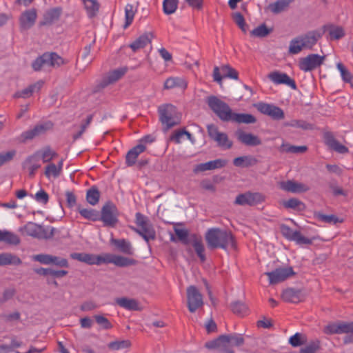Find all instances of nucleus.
Returning a JSON list of instances; mask_svg holds the SVG:
<instances>
[{"label":"nucleus","mask_w":353,"mask_h":353,"mask_svg":"<svg viewBox=\"0 0 353 353\" xmlns=\"http://www.w3.org/2000/svg\"><path fill=\"white\" fill-rule=\"evenodd\" d=\"M35 153L39 154L40 159H41L43 163H48L57 156V153L52 150L49 146L37 151Z\"/></svg>","instance_id":"obj_44"},{"label":"nucleus","mask_w":353,"mask_h":353,"mask_svg":"<svg viewBox=\"0 0 353 353\" xmlns=\"http://www.w3.org/2000/svg\"><path fill=\"white\" fill-rule=\"evenodd\" d=\"M268 276L270 284L274 285L284 281L294 274L292 268H276L275 270L265 273Z\"/></svg>","instance_id":"obj_14"},{"label":"nucleus","mask_w":353,"mask_h":353,"mask_svg":"<svg viewBox=\"0 0 353 353\" xmlns=\"http://www.w3.org/2000/svg\"><path fill=\"white\" fill-rule=\"evenodd\" d=\"M227 160L223 159H217L213 161H210L206 163L196 165L193 169V172L194 173L197 174L207 170L220 169L225 167L227 165Z\"/></svg>","instance_id":"obj_21"},{"label":"nucleus","mask_w":353,"mask_h":353,"mask_svg":"<svg viewBox=\"0 0 353 353\" xmlns=\"http://www.w3.org/2000/svg\"><path fill=\"white\" fill-rule=\"evenodd\" d=\"M99 197L100 192L97 188L92 187L87 191L86 200L90 205H96L99 201Z\"/></svg>","instance_id":"obj_48"},{"label":"nucleus","mask_w":353,"mask_h":353,"mask_svg":"<svg viewBox=\"0 0 353 353\" xmlns=\"http://www.w3.org/2000/svg\"><path fill=\"white\" fill-rule=\"evenodd\" d=\"M127 72L126 68H121L110 72L95 87L94 91L98 92L120 79Z\"/></svg>","instance_id":"obj_17"},{"label":"nucleus","mask_w":353,"mask_h":353,"mask_svg":"<svg viewBox=\"0 0 353 353\" xmlns=\"http://www.w3.org/2000/svg\"><path fill=\"white\" fill-rule=\"evenodd\" d=\"M268 78L275 84H285L292 88L296 89V85L294 79H291L287 74L279 71H274L268 74Z\"/></svg>","instance_id":"obj_22"},{"label":"nucleus","mask_w":353,"mask_h":353,"mask_svg":"<svg viewBox=\"0 0 353 353\" xmlns=\"http://www.w3.org/2000/svg\"><path fill=\"white\" fill-rule=\"evenodd\" d=\"M190 242L192 243L198 257L202 262H204L206 260V257L204 254L205 247L201 237L196 234H193L190 237Z\"/></svg>","instance_id":"obj_33"},{"label":"nucleus","mask_w":353,"mask_h":353,"mask_svg":"<svg viewBox=\"0 0 353 353\" xmlns=\"http://www.w3.org/2000/svg\"><path fill=\"white\" fill-rule=\"evenodd\" d=\"M294 0H277L269 5V8L274 14H279L285 11Z\"/></svg>","instance_id":"obj_40"},{"label":"nucleus","mask_w":353,"mask_h":353,"mask_svg":"<svg viewBox=\"0 0 353 353\" xmlns=\"http://www.w3.org/2000/svg\"><path fill=\"white\" fill-rule=\"evenodd\" d=\"M88 17L97 16L99 10V3L97 0H82Z\"/></svg>","instance_id":"obj_39"},{"label":"nucleus","mask_w":353,"mask_h":353,"mask_svg":"<svg viewBox=\"0 0 353 353\" xmlns=\"http://www.w3.org/2000/svg\"><path fill=\"white\" fill-rule=\"evenodd\" d=\"M131 345V343L128 340L115 341L108 343V347L112 350H118L121 349L128 348Z\"/></svg>","instance_id":"obj_57"},{"label":"nucleus","mask_w":353,"mask_h":353,"mask_svg":"<svg viewBox=\"0 0 353 353\" xmlns=\"http://www.w3.org/2000/svg\"><path fill=\"white\" fill-rule=\"evenodd\" d=\"M111 243L114 245L121 252L126 254H132L133 251L130 242L125 239H112Z\"/></svg>","instance_id":"obj_41"},{"label":"nucleus","mask_w":353,"mask_h":353,"mask_svg":"<svg viewBox=\"0 0 353 353\" xmlns=\"http://www.w3.org/2000/svg\"><path fill=\"white\" fill-rule=\"evenodd\" d=\"M53 123L51 121H46L36 125L32 129L27 130L22 134L24 139H32L36 137L45 134L47 131L52 129Z\"/></svg>","instance_id":"obj_19"},{"label":"nucleus","mask_w":353,"mask_h":353,"mask_svg":"<svg viewBox=\"0 0 353 353\" xmlns=\"http://www.w3.org/2000/svg\"><path fill=\"white\" fill-rule=\"evenodd\" d=\"M336 68L341 72L342 79L345 82L350 83L353 78V76L352 75L350 72L345 68L344 65L341 63H338L336 64Z\"/></svg>","instance_id":"obj_64"},{"label":"nucleus","mask_w":353,"mask_h":353,"mask_svg":"<svg viewBox=\"0 0 353 353\" xmlns=\"http://www.w3.org/2000/svg\"><path fill=\"white\" fill-rule=\"evenodd\" d=\"M115 302L120 307L128 310L141 311L142 310L139 302L134 299H129L127 297L117 298Z\"/></svg>","instance_id":"obj_31"},{"label":"nucleus","mask_w":353,"mask_h":353,"mask_svg":"<svg viewBox=\"0 0 353 353\" xmlns=\"http://www.w3.org/2000/svg\"><path fill=\"white\" fill-rule=\"evenodd\" d=\"M159 119L163 125V128L168 130L179 123L177 112L175 106L167 104L159 108Z\"/></svg>","instance_id":"obj_4"},{"label":"nucleus","mask_w":353,"mask_h":353,"mask_svg":"<svg viewBox=\"0 0 353 353\" xmlns=\"http://www.w3.org/2000/svg\"><path fill=\"white\" fill-rule=\"evenodd\" d=\"M273 32L272 28H268L265 23H262L250 32L253 37L263 38Z\"/></svg>","instance_id":"obj_43"},{"label":"nucleus","mask_w":353,"mask_h":353,"mask_svg":"<svg viewBox=\"0 0 353 353\" xmlns=\"http://www.w3.org/2000/svg\"><path fill=\"white\" fill-rule=\"evenodd\" d=\"M136 224L138 228H134V230L141 236L145 241L148 242L150 240L155 239V230L148 219L140 212L136 214Z\"/></svg>","instance_id":"obj_5"},{"label":"nucleus","mask_w":353,"mask_h":353,"mask_svg":"<svg viewBox=\"0 0 353 353\" xmlns=\"http://www.w3.org/2000/svg\"><path fill=\"white\" fill-rule=\"evenodd\" d=\"M153 37L152 33L145 32L131 43L129 47L135 52L145 47L148 43H150Z\"/></svg>","instance_id":"obj_27"},{"label":"nucleus","mask_w":353,"mask_h":353,"mask_svg":"<svg viewBox=\"0 0 353 353\" xmlns=\"http://www.w3.org/2000/svg\"><path fill=\"white\" fill-rule=\"evenodd\" d=\"M325 59V56L317 54H310L305 57L301 58L299 67L303 72H310L319 68Z\"/></svg>","instance_id":"obj_10"},{"label":"nucleus","mask_w":353,"mask_h":353,"mask_svg":"<svg viewBox=\"0 0 353 353\" xmlns=\"http://www.w3.org/2000/svg\"><path fill=\"white\" fill-rule=\"evenodd\" d=\"M61 8H54L48 10L43 15V21L40 22L41 26H49L58 21L61 14Z\"/></svg>","instance_id":"obj_30"},{"label":"nucleus","mask_w":353,"mask_h":353,"mask_svg":"<svg viewBox=\"0 0 353 353\" xmlns=\"http://www.w3.org/2000/svg\"><path fill=\"white\" fill-rule=\"evenodd\" d=\"M1 241L6 242L12 245H17L20 243V239L17 235L8 231H3V239Z\"/></svg>","instance_id":"obj_63"},{"label":"nucleus","mask_w":353,"mask_h":353,"mask_svg":"<svg viewBox=\"0 0 353 353\" xmlns=\"http://www.w3.org/2000/svg\"><path fill=\"white\" fill-rule=\"evenodd\" d=\"M207 103L222 121L228 122L231 120L233 112L225 102L215 96H210L207 99Z\"/></svg>","instance_id":"obj_2"},{"label":"nucleus","mask_w":353,"mask_h":353,"mask_svg":"<svg viewBox=\"0 0 353 353\" xmlns=\"http://www.w3.org/2000/svg\"><path fill=\"white\" fill-rule=\"evenodd\" d=\"M230 121L237 123L251 124L256 123V119L250 114L233 112Z\"/></svg>","instance_id":"obj_36"},{"label":"nucleus","mask_w":353,"mask_h":353,"mask_svg":"<svg viewBox=\"0 0 353 353\" xmlns=\"http://www.w3.org/2000/svg\"><path fill=\"white\" fill-rule=\"evenodd\" d=\"M221 71L224 73L223 77L237 80L239 78L238 72L230 65H224L221 67Z\"/></svg>","instance_id":"obj_61"},{"label":"nucleus","mask_w":353,"mask_h":353,"mask_svg":"<svg viewBox=\"0 0 353 353\" xmlns=\"http://www.w3.org/2000/svg\"><path fill=\"white\" fill-rule=\"evenodd\" d=\"M257 163V159L250 155L239 157L233 160V164L236 167L248 168L253 166Z\"/></svg>","instance_id":"obj_38"},{"label":"nucleus","mask_w":353,"mask_h":353,"mask_svg":"<svg viewBox=\"0 0 353 353\" xmlns=\"http://www.w3.org/2000/svg\"><path fill=\"white\" fill-rule=\"evenodd\" d=\"M316 216L318 218L319 221L327 223L336 224L337 223L343 222V219H339L334 214L326 215L319 212L316 214Z\"/></svg>","instance_id":"obj_51"},{"label":"nucleus","mask_w":353,"mask_h":353,"mask_svg":"<svg viewBox=\"0 0 353 353\" xmlns=\"http://www.w3.org/2000/svg\"><path fill=\"white\" fill-rule=\"evenodd\" d=\"M22 261L17 255L9 252H3L0 254V266L14 265H18L21 264Z\"/></svg>","instance_id":"obj_37"},{"label":"nucleus","mask_w":353,"mask_h":353,"mask_svg":"<svg viewBox=\"0 0 353 353\" xmlns=\"http://www.w3.org/2000/svg\"><path fill=\"white\" fill-rule=\"evenodd\" d=\"M136 261L134 259H131L122 256H114V260L113 264L118 267H127L135 264Z\"/></svg>","instance_id":"obj_54"},{"label":"nucleus","mask_w":353,"mask_h":353,"mask_svg":"<svg viewBox=\"0 0 353 353\" xmlns=\"http://www.w3.org/2000/svg\"><path fill=\"white\" fill-rule=\"evenodd\" d=\"M92 118H93V115L92 114H89L86 119L85 120V121H83L81 124V126H80V130L77 132V133H74L73 134V139L74 140H77L78 139H79L82 134L84 133V132L85 131L86 128L89 126V125L90 124V123L92 122Z\"/></svg>","instance_id":"obj_59"},{"label":"nucleus","mask_w":353,"mask_h":353,"mask_svg":"<svg viewBox=\"0 0 353 353\" xmlns=\"http://www.w3.org/2000/svg\"><path fill=\"white\" fill-rule=\"evenodd\" d=\"M323 33L318 30L310 31L305 34L300 35L299 39L301 40L302 46L304 48L312 49V47L321 38Z\"/></svg>","instance_id":"obj_23"},{"label":"nucleus","mask_w":353,"mask_h":353,"mask_svg":"<svg viewBox=\"0 0 353 353\" xmlns=\"http://www.w3.org/2000/svg\"><path fill=\"white\" fill-rule=\"evenodd\" d=\"M321 342L316 339L310 341L305 347L300 350L299 353H316L320 349Z\"/></svg>","instance_id":"obj_53"},{"label":"nucleus","mask_w":353,"mask_h":353,"mask_svg":"<svg viewBox=\"0 0 353 353\" xmlns=\"http://www.w3.org/2000/svg\"><path fill=\"white\" fill-rule=\"evenodd\" d=\"M145 150L146 146L143 143H139L130 149L125 156V163L127 165H134L139 155L143 152Z\"/></svg>","instance_id":"obj_28"},{"label":"nucleus","mask_w":353,"mask_h":353,"mask_svg":"<svg viewBox=\"0 0 353 353\" xmlns=\"http://www.w3.org/2000/svg\"><path fill=\"white\" fill-rule=\"evenodd\" d=\"M67 63V61L56 52H46L34 60L32 66L35 71H39L45 65L58 68Z\"/></svg>","instance_id":"obj_3"},{"label":"nucleus","mask_w":353,"mask_h":353,"mask_svg":"<svg viewBox=\"0 0 353 353\" xmlns=\"http://www.w3.org/2000/svg\"><path fill=\"white\" fill-rule=\"evenodd\" d=\"M349 332H353V322L330 323L323 328V332L326 334H348Z\"/></svg>","instance_id":"obj_16"},{"label":"nucleus","mask_w":353,"mask_h":353,"mask_svg":"<svg viewBox=\"0 0 353 353\" xmlns=\"http://www.w3.org/2000/svg\"><path fill=\"white\" fill-rule=\"evenodd\" d=\"M205 240L210 250L221 248L226 251L229 248H236L235 239L232 232L219 228L208 229L205 234Z\"/></svg>","instance_id":"obj_1"},{"label":"nucleus","mask_w":353,"mask_h":353,"mask_svg":"<svg viewBox=\"0 0 353 353\" xmlns=\"http://www.w3.org/2000/svg\"><path fill=\"white\" fill-rule=\"evenodd\" d=\"M237 139L244 145L249 146H256L262 143L261 140L256 135L251 133H246L242 130L236 132Z\"/></svg>","instance_id":"obj_24"},{"label":"nucleus","mask_w":353,"mask_h":353,"mask_svg":"<svg viewBox=\"0 0 353 353\" xmlns=\"http://www.w3.org/2000/svg\"><path fill=\"white\" fill-rule=\"evenodd\" d=\"M303 48L301 40H300L299 37H296L290 41L288 52L291 54H296L301 52Z\"/></svg>","instance_id":"obj_49"},{"label":"nucleus","mask_w":353,"mask_h":353,"mask_svg":"<svg viewBox=\"0 0 353 353\" xmlns=\"http://www.w3.org/2000/svg\"><path fill=\"white\" fill-rule=\"evenodd\" d=\"M43 81H37L33 84L30 85L28 88L18 91L13 95L14 98H29L34 92H39L43 86Z\"/></svg>","instance_id":"obj_32"},{"label":"nucleus","mask_w":353,"mask_h":353,"mask_svg":"<svg viewBox=\"0 0 353 353\" xmlns=\"http://www.w3.org/2000/svg\"><path fill=\"white\" fill-rule=\"evenodd\" d=\"M281 188L285 191L292 193L305 192L310 190L307 185L292 180L281 182Z\"/></svg>","instance_id":"obj_25"},{"label":"nucleus","mask_w":353,"mask_h":353,"mask_svg":"<svg viewBox=\"0 0 353 353\" xmlns=\"http://www.w3.org/2000/svg\"><path fill=\"white\" fill-rule=\"evenodd\" d=\"M37 14L35 8L24 11L19 17L20 29L21 31L27 30L34 26Z\"/></svg>","instance_id":"obj_20"},{"label":"nucleus","mask_w":353,"mask_h":353,"mask_svg":"<svg viewBox=\"0 0 353 353\" xmlns=\"http://www.w3.org/2000/svg\"><path fill=\"white\" fill-rule=\"evenodd\" d=\"M281 232L283 236L289 241H295L298 245H310L312 241L301 235L300 232L292 230L289 226L281 225Z\"/></svg>","instance_id":"obj_13"},{"label":"nucleus","mask_w":353,"mask_h":353,"mask_svg":"<svg viewBox=\"0 0 353 353\" xmlns=\"http://www.w3.org/2000/svg\"><path fill=\"white\" fill-rule=\"evenodd\" d=\"M216 343H218V345L223 346L224 353H234L231 347L241 346L245 343V339L241 334L232 333L219 336Z\"/></svg>","instance_id":"obj_6"},{"label":"nucleus","mask_w":353,"mask_h":353,"mask_svg":"<svg viewBox=\"0 0 353 353\" xmlns=\"http://www.w3.org/2000/svg\"><path fill=\"white\" fill-rule=\"evenodd\" d=\"M60 168H57V165L54 163H50L46 167L44 174L48 179L51 176L57 178L60 175Z\"/></svg>","instance_id":"obj_60"},{"label":"nucleus","mask_w":353,"mask_h":353,"mask_svg":"<svg viewBox=\"0 0 353 353\" xmlns=\"http://www.w3.org/2000/svg\"><path fill=\"white\" fill-rule=\"evenodd\" d=\"M325 144L332 150L340 153L345 154L348 152V149L345 145L341 144L333 136L332 132H327L324 134Z\"/></svg>","instance_id":"obj_26"},{"label":"nucleus","mask_w":353,"mask_h":353,"mask_svg":"<svg viewBox=\"0 0 353 353\" xmlns=\"http://www.w3.org/2000/svg\"><path fill=\"white\" fill-rule=\"evenodd\" d=\"M174 230L175 234L176 235L178 239L181 241L183 243L187 245L190 242V240L188 239V231L183 228H179L177 227L174 228Z\"/></svg>","instance_id":"obj_62"},{"label":"nucleus","mask_w":353,"mask_h":353,"mask_svg":"<svg viewBox=\"0 0 353 353\" xmlns=\"http://www.w3.org/2000/svg\"><path fill=\"white\" fill-rule=\"evenodd\" d=\"M264 201V196L259 192H246L239 194L234 203L239 205H255Z\"/></svg>","instance_id":"obj_15"},{"label":"nucleus","mask_w":353,"mask_h":353,"mask_svg":"<svg viewBox=\"0 0 353 353\" xmlns=\"http://www.w3.org/2000/svg\"><path fill=\"white\" fill-rule=\"evenodd\" d=\"M135 12L133 10V6L132 4H127L125 8V22L123 26L124 28H128L132 22Z\"/></svg>","instance_id":"obj_56"},{"label":"nucleus","mask_w":353,"mask_h":353,"mask_svg":"<svg viewBox=\"0 0 353 353\" xmlns=\"http://www.w3.org/2000/svg\"><path fill=\"white\" fill-rule=\"evenodd\" d=\"M323 32H328L329 36L331 39L338 40L341 39L345 35L344 30L341 26H337L333 24L325 25L323 27Z\"/></svg>","instance_id":"obj_34"},{"label":"nucleus","mask_w":353,"mask_h":353,"mask_svg":"<svg viewBox=\"0 0 353 353\" xmlns=\"http://www.w3.org/2000/svg\"><path fill=\"white\" fill-rule=\"evenodd\" d=\"M72 259L77 260L81 262L85 263L88 265H97V255L88 253H78L74 252L70 254Z\"/></svg>","instance_id":"obj_35"},{"label":"nucleus","mask_w":353,"mask_h":353,"mask_svg":"<svg viewBox=\"0 0 353 353\" xmlns=\"http://www.w3.org/2000/svg\"><path fill=\"white\" fill-rule=\"evenodd\" d=\"M255 107L261 114L268 115L274 120L279 121L285 118L283 110L274 104L260 102L256 104Z\"/></svg>","instance_id":"obj_11"},{"label":"nucleus","mask_w":353,"mask_h":353,"mask_svg":"<svg viewBox=\"0 0 353 353\" xmlns=\"http://www.w3.org/2000/svg\"><path fill=\"white\" fill-rule=\"evenodd\" d=\"M283 206L285 208H290L298 211H303L305 209V204L296 198H292L284 201Z\"/></svg>","instance_id":"obj_45"},{"label":"nucleus","mask_w":353,"mask_h":353,"mask_svg":"<svg viewBox=\"0 0 353 353\" xmlns=\"http://www.w3.org/2000/svg\"><path fill=\"white\" fill-rule=\"evenodd\" d=\"M79 214L84 218L95 221L99 220V213L93 209H85L78 208Z\"/></svg>","instance_id":"obj_47"},{"label":"nucleus","mask_w":353,"mask_h":353,"mask_svg":"<svg viewBox=\"0 0 353 353\" xmlns=\"http://www.w3.org/2000/svg\"><path fill=\"white\" fill-rule=\"evenodd\" d=\"M285 126H291L299 128L303 130H312L313 125L307 123L303 120H292L290 122H286L284 124Z\"/></svg>","instance_id":"obj_55"},{"label":"nucleus","mask_w":353,"mask_h":353,"mask_svg":"<svg viewBox=\"0 0 353 353\" xmlns=\"http://www.w3.org/2000/svg\"><path fill=\"white\" fill-rule=\"evenodd\" d=\"M232 19L234 21V23L239 26V28L242 30V32L246 33L248 29V26L246 24L245 19L242 14L240 12L233 13Z\"/></svg>","instance_id":"obj_52"},{"label":"nucleus","mask_w":353,"mask_h":353,"mask_svg":"<svg viewBox=\"0 0 353 353\" xmlns=\"http://www.w3.org/2000/svg\"><path fill=\"white\" fill-rule=\"evenodd\" d=\"M28 235L39 239H49L53 237L54 228H51L48 231L42 225H38L33 222L27 223L21 229Z\"/></svg>","instance_id":"obj_7"},{"label":"nucleus","mask_w":353,"mask_h":353,"mask_svg":"<svg viewBox=\"0 0 353 353\" xmlns=\"http://www.w3.org/2000/svg\"><path fill=\"white\" fill-rule=\"evenodd\" d=\"M290 344L293 347H299L307 343V337L301 333H296L289 339Z\"/></svg>","instance_id":"obj_50"},{"label":"nucleus","mask_w":353,"mask_h":353,"mask_svg":"<svg viewBox=\"0 0 353 353\" xmlns=\"http://www.w3.org/2000/svg\"><path fill=\"white\" fill-rule=\"evenodd\" d=\"M230 308L234 314L239 316H243L248 312V306L240 301L232 302Z\"/></svg>","instance_id":"obj_46"},{"label":"nucleus","mask_w":353,"mask_h":353,"mask_svg":"<svg viewBox=\"0 0 353 353\" xmlns=\"http://www.w3.org/2000/svg\"><path fill=\"white\" fill-rule=\"evenodd\" d=\"M303 298L301 291L294 288H288L282 294V299L286 302L296 303L301 301Z\"/></svg>","instance_id":"obj_29"},{"label":"nucleus","mask_w":353,"mask_h":353,"mask_svg":"<svg viewBox=\"0 0 353 353\" xmlns=\"http://www.w3.org/2000/svg\"><path fill=\"white\" fill-rule=\"evenodd\" d=\"M207 130L210 138L215 141L219 147L223 149H230L232 148L233 143L229 139L228 134L225 132H219L215 125H208Z\"/></svg>","instance_id":"obj_9"},{"label":"nucleus","mask_w":353,"mask_h":353,"mask_svg":"<svg viewBox=\"0 0 353 353\" xmlns=\"http://www.w3.org/2000/svg\"><path fill=\"white\" fill-rule=\"evenodd\" d=\"M187 302L188 310L192 313L203 305L202 294L194 285L187 288Z\"/></svg>","instance_id":"obj_12"},{"label":"nucleus","mask_w":353,"mask_h":353,"mask_svg":"<svg viewBox=\"0 0 353 353\" xmlns=\"http://www.w3.org/2000/svg\"><path fill=\"white\" fill-rule=\"evenodd\" d=\"M40 156L39 153H34L28 156L22 163V168L28 172V176L33 178L36 171L41 168Z\"/></svg>","instance_id":"obj_18"},{"label":"nucleus","mask_w":353,"mask_h":353,"mask_svg":"<svg viewBox=\"0 0 353 353\" xmlns=\"http://www.w3.org/2000/svg\"><path fill=\"white\" fill-rule=\"evenodd\" d=\"M176 87L185 89L187 87V83L184 79L179 77L168 78L164 83L165 89H172Z\"/></svg>","instance_id":"obj_42"},{"label":"nucleus","mask_w":353,"mask_h":353,"mask_svg":"<svg viewBox=\"0 0 353 353\" xmlns=\"http://www.w3.org/2000/svg\"><path fill=\"white\" fill-rule=\"evenodd\" d=\"M118 214L116 205L112 202H108L102 207L99 219L103 222L105 226L114 227L118 223Z\"/></svg>","instance_id":"obj_8"},{"label":"nucleus","mask_w":353,"mask_h":353,"mask_svg":"<svg viewBox=\"0 0 353 353\" xmlns=\"http://www.w3.org/2000/svg\"><path fill=\"white\" fill-rule=\"evenodd\" d=\"M163 12L167 14L174 13L177 8V0H164L163 3Z\"/></svg>","instance_id":"obj_58"}]
</instances>
